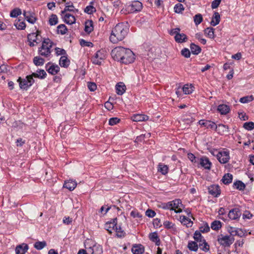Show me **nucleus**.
Returning <instances> with one entry per match:
<instances>
[{
  "label": "nucleus",
  "mask_w": 254,
  "mask_h": 254,
  "mask_svg": "<svg viewBox=\"0 0 254 254\" xmlns=\"http://www.w3.org/2000/svg\"><path fill=\"white\" fill-rule=\"evenodd\" d=\"M245 185L242 181H238L234 183L233 187L234 189L239 190H244L245 188Z\"/></svg>",
  "instance_id": "72a5a7b5"
},
{
  "label": "nucleus",
  "mask_w": 254,
  "mask_h": 254,
  "mask_svg": "<svg viewBox=\"0 0 254 254\" xmlns=\"http://www.w3.org/2000/svg\"><path fill=\"white\" fill-rule=\"evenodd\" d=\"M95 11L96 8L92 5L87 6L84 9V12L89 14H92Z\"/></svg>",
  "instance_id": "4d7b16f0"
},
{
  "label": "nucleus",
  "mask_w": 254,
  "mask_h": 254,
  "mask_svg": "<svg viewBox=\"0 0 254 254\" xmlns=\"http://www.w3.org/2000/svg\"><path fill=\"white\" fill-rule=\"evenodd\" d=\"M197 164L205 169L210 170L211 166V163L209 159L206 157H202L197 159Z\"/></svg>",
  "instance_id": "9d476101"
},
{
  "label": "nucleus",
  "mask_w": 254,
  "mask_h": 254,
  "mask_svg": "<svg viewBox=\"0 0 254 254\" xmlns=\"http://www.w3.org/2000/svg\"><path fill=\"white\" fill-rule=\"evenodd\" d=\"M188 248L190 251L196 252L198 250V245L195 242L190 241L188 243Z\"/></svg>",
  "instance_id": "a19ab883"
},
{
  "label": "nucleus",
  "mask_w": 254,
  "mask_h": 254,
  "mask_svg": "<svg viewBox=\"0 0 254 254\" xmlns=\"http://www.w3.org/2000/svg\"><path fill=\"white\" fill-rule=\"evenodd\" d=\"M216 131L220 134H224L229 132V127L223 124H219L217 126V128Z\"/></svg>",
  "instance_id": "a211bd4d"
},
{
  "label": "nucleus",
  "mask_w": 254,
  "mask_h": 254,
  "mask_svg": "<svg viewBox=\"0 0 254 254\" xmlns=\"http://www.w3.org/2000/svg\"><path fill=\"white\" fill-rule=\"evenodd\" d=\"M93 22L92 20H88L85 23V31L89 34L93 30Z\"/></svg>",
  "instance_id": "aec40b11"
},
{
  "label": "nucleus",
  "mask_w": 254,
  "mask_h": 254,
  "mask_svg": "<svg viewBox=\"0 0 254 254\" xmlns=\"http://www.w3.org/2000/svg\"><path fill=\"white\" fill-rule=\"evenodd\" d=\"M17 81L19 83L20 88L26 89L32 85L34 80L31 75L27 76L26 79H22L19 77Z\"/></svg>",
  "instance_id": "39448f33"
},
{
  "label": "nucleus",
  "mask_w": 254,
  "mask_h": 254,
  "mask_svg": "<svg viewBox=\"0 0 254 254\" xmlns=\"http://www.w3.org/2000/svg\"><path fill=\"white\" fill-rule=\"evenodd\" d=\"M56 54L57 56L62 55L63 56L66 54V52L63 49L57 48L55 49Z\"/></svg>",
  "instance_id": "bf43d9fd"
},
{
  "label": "nucleus",
  "mask_w": 254,
  "mask_h": 254,
  "mask_svg": "<svg viewBox=\"0 0 254 254\" xmlns=\"http://www.w3.org/2000/svg\"><path fill=\"white\" fill-rule=\"evenodd\" d=\"M146 215L147 216L149 217H153L155 216L156 213L155 211L151 210V209H148L146 210L145 212Z\"/></svg>",
  "instance_id": "338daca9"
},
{
  "label": "nucleus",
  "mask_w": 254,
  "mask_h": 254,
  "mask_svg": "<svg viewBox=\"0 0 254 254\" xmlns=\"http://www.w3.org/2000/svg\"><path fill=\"white\" fill-rule=\"evenodd\" d=\"M180 220L181 222L184 223V224L186 225L187 227L191 226L192 224V222L190 220V219L187 218L185 216H180Z\"/></svg>",
  "instance_id": "f704fd0d"
},
{
  "label": "nucleus",
  "mask_w": 254,
  "mask_h": 254,
  "mask_svg": "<svg viewBox=\"0 0 254 254\" xmlns=\"http://www.w3.org/2000/svg\"><path fill=\"white\" fill-rule=\"evenodd\" d=\"M87 86H88V89L91 91H94L97 88L96 84L95 83H93V82H89V83H88Z\"/></svg>",
  "instance_id": "0e129e2a"
},
{
  "label": "nucleus",
  "mask_w": 254,
  "mask_h": 254,
  "mask_svg": "<svg viewBox=\"0 0 254 254\" xmlns=\"http://www.w3.org/2000/svg\"><path fill=\"white\" fill-rule=\"evenodd\" d=\"M131 251L133 254H142L143 253L144 250L141 245H137L133 246Z\"/></svg>",
  "instance_id": "6ab92c4d"
},
{
  "label": "nucleus",
  "mask_w": 254,
  "mask_h": 254,
  "mask_svg": "<svg viewBox=\"0 0 254 254\" xmlns=\"http://www.w3.org/2000/svg\"><path fill=\"white\" fill-rule=\"evenodd\" d=\"M241 212L238 208L231 210L228 214V217L232 220H236L241 216Z\"/></svg>",
  "instance_id": "ddd939ff"
},
{
  "label": "nucleus",
  "mask_w": 254,
  "mask_h": 254,
  "mask_svg": "<svg viewBox=\"0 0 254 254\" xmlns=\"http://www.w3.org/2000/svg\"><path fill=\"white\" fill-rule=\"evenodd\" d=\"M88 254H102L103 253L102 247L97 244H94L92 246L86 247Z\"/></svg>",
  "instance_id": "1a4fd4ad"
},
{
  "label": "nucleus",
  "mask_w": 254,
  "mask_h": 254,
  "mask_svg": "<svg viewBox=\"0 0 254 254\" xmlns=\"http://www.w3.org/2000/svg\"><path fill=\"white\" fill-rule=\"evenodd\" d=\"M115 229L116 232V235L118 237H122L125 235L126 233L124 232V231L122 230V228L120 226L118 227L117 226V223H116V226Z\"/></svg>",
  "instance_id": "37998d69"
},
{
  "label": "nucleus",
  "mask_w": 254,
  "mask_h": 254,
  "mask_svg": "<svg viewBox=\"0 0 254 254\" xmlns=\"http://www.w3.org/2000/svg\"><path fill=\"white\" fill-rule=\"evenodd\" d=\"M216 157L220 163L225 164L230 160L229 152L226 150L219 151Z\"/></svg>",
  "instance_id": "6e6552de"
},
{
  "label": "nucleus",
  "mask_w": 254,
  "mask_h": 254,
  "mask_svg": "<svg viewBox=\"0 0 254 254\" xmlns=\"http://www.w3.org/2000/svg\"><path fill=\"white\" fill-rule=\"evenodd\" d=\"M199 124L201 126L206 127L207 128H210L216 130L217 128V126L216 124L211 121L201 120L199 121Z\"/></svg>",
  "instance_id": "9b49d317"
},
{
  "label": "nucleus",
  "mask_w": 254,
  "mask_h": 254,
  "mask_svg": "<svg viewBox=\"0 0 254 254\" xmlns=\"http://www.w3.org/2000/svg\"><path fill=\"white\" fill-rule=\"evenodd\" d=\"M193 87L191 85L186 84L182 88V90L185 94H190L193 91Z\"/></svg>",
  "instance_id": "e433bc0d"
},
{
  "label": "nucleus",
  "mask_w": 254,
  "mask_h": 254,
  "mask_svg": "<svg viewBox=\"0 0 254 254\" xmlns=\"http://www.w3.org/2000/svg\"><path fill=\"white\" fill-rule=\"evenodd\" d=\"M170 203H171V210H175L177 208L181 207L183 205L182 204V201L179 199H177L174 200L170 201Z\"/></svg>",
  "instance_id": "7c9ffc66"
},
{
  "label": "nucleus",
  "mask_w": 254,
  "mask_h": 254,
  "mask_svg": "<svg viewBox=\"0 0 254 254\" xmlns=\"http://www.w3.org/2000/svg\"><path fill=\"white\" fill-rule=\"evenodd\" d=\"M21 14V9L19 8H15L10 12V16L12 17H16Z\"/></svg>",
  "instance_id": "864d4df0"
},
{
  "label": "nucleus",
  "mask_w": 254,
  "mask_h": 254,
  "mask_svg": "<svg viewBox=\"0 0 254 254\" xmlns=\"http://www.w3.org/2000/svg\"><path fill=\"white\" fill-rule=\"evenodd\" d=\"M202 21V16L200 14H196L194 16V22L197 25L199 24Z\"/></svg>",
  "instance_id": "6e6d98bb"
},
{
  "label": "nucleus",
  "mask_w": 254,
  "mask_h": 254,
  "mask_svg": "<svg viewBox=\"0 0 254 254\" xmlns=\"http://www.w3.org/2000/svg\"><path fill=\"white\" fill-rule=\"evenodd\" d=\"M199 246L200 247L201 249L204 252H207L209 250V246L205 240L199 243Z\"/></svg>",
  "instance_id": "09e8293b"
},
{
  "label": "nucleus",
  "mask_w": 254,
  "mask_h": 254,
  "mask_svg": "<svg viewBox=\"0 0 254 254\" xmlns=\"http://www.w3.org/2000/svg\"><path fill=\"white\" fill-rule=\"evenodd\" d=\"M69 60L65 55L61 57L59 64L62 67H66L69 65Z\"/></svg>",
  "instance_id": "393cba45"
},
{
  "label": "nucleus",
  "mask_w": 254,
  "mask_h": 254,
  "mask_svg": "<svg viewBox=\"0 0 254 254\" xmlns=\"http://www.w3.org/2000/svg\"><path fill=\"white\" fill-rule=\"evenodd\" d=\"M182 55L185 58H189L190 55V52L189 49L187 48L183 49L181 51Z\"/></svg>",
  "instance_id": "052dcab7"
},
{
  "label": "nucleus",
  "mask_w": 254,
  "mask_h": 254,
  "mask_svg": "<svg viewBox=\"0 0 254 254\" xmlns=\"http://www.w3.org/2000/svg\"><path fill=\"white\" fill-rule=\"evenodd\" d=\"M49 22L50 25H55L58 23V18L56 14H52L49 18Z\"/></svg>",
  "instance_id": "79ce46f5"
},
{
  "label": "nucleus",
  "mask_w": 254,
  "mask_h": 254,
  "mask_svg": "<svg viewBox=\"0 0 254 254\" xmlns=\"http://www.w3.org/2000/svg\"><path fill=\"white\" fill-rule=\"evenodd\" d=\"M210 230V228L207 223H205L203 226L199 228V232L202 233H207Z\"/></svg>",
  "instance_id": "13d9d810"
},
{
  "label": "nucleus",
  "mask_w": 254,
  "mask_h": 254,
  "mask_svg": "<svg viewBox=\"0 0 254 254\" xmlns=\"http://www.w3.org/2000/svg\"><path fill=\"white\" fill-rule=\"evenodd\" d=\"M111 55L115 60L126 64L133 63L135 60L132 51L122 47L114 48L111 52Z\"/></svg>",
  "instance_id": "f257e3e1"
},
{
  "label": "nucleus",
  "mask_w": 254,
  "mask_h": 254,
  "mask_svg": "<svg viewBox=\"0 0 254 254\" xmlns=\"http://www.w3.org/2000/svg\"><path fill=\"white\" fill-rule=\"evenodd\" d=\"M184 10V6L181 3H178L174 6V11L176 13H180Z\"/></svg>",
  "instance_id": "5fc2aeb1"
},
{
  "label": "nucleus",
  "mask_w": 254,
  "mask_h": 254,
  "mask_svg": "<svg viewBox=\"0 0 254 254\" xmlns=\"http://www.w3.org/2000/svg\"><path fill=\"white\" fill-rule=\"evenodd\" d=\"M23 14L26 20L30 23L34 24L37 20L35 13L30 11L24 10Z\"/></svg>",
  "instance_id": "f8f14e48"
},
{
  "label": "nucleus",
  "mask_w": 254,
  "mask_h": 254,
  "mask_svg": "<svg viewBox=\"0 0 254 254\" xmlns=\"http://www.w3.org/2000/svg\"><path fill=\"white\" fill-rule=\"evenodd\" d=\"M221 0H214L211 4V7L212 9H215L218 7L220 4Z\"/></svg>",
  "instance_id": "774afa93"
},
{
  "label": "nucleus",
  "mask_w": 254,
  "mask_h": 254,
  "mask_svg": "<svg viewBox=\"0 0 254 254\" xmlns=\"http://www.w3.org/2000/svg\"><path fill=\"white\" fill-rule=\"evenodd\" d=\"M214 29L212 27H208L204 30V34L206 36L211 39H214Z\"/></svg>",
  "instance_id": "473e14b6"
},
{
  "label": "nucleus",
  "mask_w": 254,
  "mask_h": 254,
  "mask_svg": "<svg viewBox=\"0 0 254 254\" xmlns=\"http://www.w3.org/2000/svg\"><path fill=\"white\" fill-rule=\"evenodd\" d=\"M44 62V60L40 57H35L33 59V63L36 65H42Z\"/></svg>",
  "instance_id": "c03bdc74"
},
{
  "label": "nucleus",
  "mask_w": 254,
  "mask_h": 254,
  "mask_svg": "<svg viewBox=\"0 0 254 254\" xmlns=\"http://www.w3.org/2000/svg\"><path fill=\"white\" fill-rule=\"evenodd\" d=\"M131 119L134 122H142L148 120V117L144 115L136 114L133 115Z\"/></svg>",
  "instance_id": "f3484780"
},
{
  "label": "nucleus",
  "mask_w": 254,
  "mask_h": 254,
  "mask_svg": "<svg viewBox=\"0 0 254 254\" xmlns=\"http://www.w3.org/2000/svg\"><path fill=\"white\" fill-rule=\"evenodd\" d=\"M53 43L49 39H46L42 42L41 47L39 49V54L42 56L48 57L50 56Z\"/></svg>",
  "instance_id": "7ed1b4c3"
},
{
  "label": "nucleus",
  "mask_w": 254,
  "mask_h": 254,
  "mask_svg": "<svg viewBox=\"0 0 254 254\" xmlns=\"http://www.w3.org/2000/svg\"><path fill=\"white\" fill-rule=\"evenodd\" d=\"M243 127L247 130H252L254 128V123L252 122H246L244 124Z\"/></svg>",
  "instance_id": "603ef678"
},
{
  "label": "nucleus",
  "mask_w": 254,
  "mask_h": 254,
  "mask_svg": "<svg viewBox=\"0 0 254 254\" xmlns=\"http://www.w3.org/2000/svg\"><path fill=\"white\" fill-rule=\"evenodd\" d=\"M237 230H238L237 228L232 227H229L228 228V231L229 233L230 234V236H233V237L234 236H236V233L237 231Z\"/></svg>",
  "instance_id": "680f3d73"
},
{
  "label": "nucleus",
  "mask_w": 254,
  "mask_h": 254,
  "mask_svg": "<svg viewBox=\"0 0 254 254\" xmlns=\"http://www.w3.org/2000/svg\"><path fill=\"white\" fill-rule=\"evenodd\" d=\"M62 15L64 21L66 23L68 24H72L75 22V18L73 15L66 12H65L64 14H62Z\"/></svg>",
  "instance_id": "4468645a"
},
{
  "label": "nucleus",
  "mask_w": 254,
  "mask_h": 254,
  "mask_svg": "<svg viewBox=\"0 0 254 254\" xmlns=\"http://www.w3.org/2000/svg\"><path fill=\"white\" fill-rule=\"evenodd\" d=\"M14 25L17 29L20 30H23L26 27L25 23L23 21H20V20L16 22Z\"/></svg>",
  "instance_id": "3c124183"
},
{
  "label": "nucleus",
  "mask_w": 254,
  "mask_h": 254,
  "mask_svg": "<svg viewBox=\"0 0 254 254\" xmlns=\"http://www.w3.org/2000/svg\"><path fill=\"white\" fill-rule=\"evenodd\" d=\"M254 100V97L252 95L243 97L240 98V101L242 103H247L252 101Z\"/></svg>",
  "instance_id": "8fccbe9b"
},
{
  "label": "nucleus",
  "mask_w": 254,
  "mask_h": 254,
  "mask_svg": "<svg viewBox=\"0 0 254 254\" xmlns=\"http://www.w3.org/2000/svg\"><path fill=\"white\" fill-rule=\"evenodd\" d=\"M105 58L106 54L105 52L103 50H99L92 58L91 62L95 64L100 65Z\"/></svg>",
  "instance_id": "423d86ee"
},
{
  "label": "nucleus",
  "mask_w": 254,
  "mask_h": 254,
  "mask_svg": "<svg viewBox=\"0 0 254 254\" xmlns=\"http://www.w3.org/2000/svg\"><path fill=\"white\" fill-rule=\"evenodd\" d=\"M46 242L45 241L37 242L34 244V247L38 250H42L46 246Z\"/></svg>",
  "instance_id": "49530a36"
},
{
  "label": "nucleus",
  "mask_w": 254,
  "mask_h": 254,
  "mask_svg": "<svg viewBox=\"0 0 254 254\" xmlns=\"http://www.w3.org/2000/svg\"><path fill=\"white\" fill-rule=\"evenodd\" d=\"M58 32L62 35H64L66 33L67 28L65 25L60 24L57 27Z\"/></svg>",
  "instance_id": "de8ad7c7"
},
{
  "label": "nucleus",
  "mask_w": 254,
  "mask_h": 254,
  "mask_svg": "<svg viewBox=\"0 0 254 254\" xmlns=\"http://www.w3.org/2000/svg\"><path fill=\"white\" fill-rule=\"evenodd\" d=\"M28 249V246L25 244L17 246L15 249L16 254H24Z\"/></svg>",
  "instance_id": "dca6fc26"
},
{
  "label": "nucleus",
  "mask_w": 254,
  "mask_h": 254,
  "mask_svg": "<svg viewBox=\"0 0 254 254\" xmlns=\"http://www.w3.org/2000/svg\"><path fill=\"white\" fill-rule=\"evenodd\" d=\"M175 41L178 43L185 42L187 39V36L184 33L180 34L179 33L177 35L175 36Z\"/></svg>",
  "instance_id": "bb28decb"
},
{
  "label": "nucleus",
  "mask_w": 254,
  "mask_h": 254,
  "mask_svg": "<svg viewBox=\"0 0 254 254\" xmlns=\"http://www.w3.org/2000/svg\"><path fill=\"white\" fill-rule=\"evenodd\" d=\"M128 29L123 23H119L113 29L110 40L113 43H117L123 40L127 34Z\"/></svg>",
  "instance_id": "f03ea898"
},
{
  "label": "nucleus",
  "mask_w": 254,
  "mask_h": 254,
  "mask_svg": "<svg viewBox=\"0 0 254 254\" xmlns=\"http://www.w3.org/2000/svg\"><path fill=\"white\" fill-rule=\"evenodd\" d=\"M74 6L72 2H67L65 3V8L64 10L62 11V14H64L66 11H73L74 10Z\"/></svg>",
  "instance_id": "ea45409f"
},
{
  "label": "nucleus",
  "mask_w": 254,
  "mask_h": 254,
  "mask_svg": "<svg viewBox=\"0 0 254 254\" xmlns=\"http://www.w3.org/2000/svg\"><path fill=\"white\" fill-rule=\"evenodd\" d=\"M217 110L222 115H226L229 112L230 108L226 105L222 104L218 106Z\"/></svg>",
  "instance_id": "4be33fe9"
},
{
  "label": "nucleus",
  "mask_w": 254,
  "mask_h": 254,
  "mask_svg": "<svg viewBox=\"0 0 254 254\" xmlns=\"http://www.w3.org/2000/svg\"><path fill=\"white\" fill-rule=\"evenodd\" d=\"M47 71L49 73L55 75L60 71V67L58 65L52 64L48 67Z\"/></svg>",
  "instance_id": "c85d7f7f"
},
{
  "label": "nucleus",
  "mask_w": 254,
  "mask_h": 254,
  "mask_svg": "<svg viewBox=\"0 0 254 254\" xmlns=\"http://www.w3.org/2000/svg\"><path fill=\"white\" fill-rule=\"evenodd\" d=\"M76 186L77 183L75 181L69 180L64 182V188L68 190H73Z\"/></svg>",
  "instance_id": "2eb2a0df"
},
{
  "label": "nucleus",
  "mask_w": 254,
  "mask_h": 254,
  "mask_svg": "<svg viewBox=\"0 0 254 254\" xmlns=\"http://www.w3.org/2000/svg\"><path fill=\"white\" fill-rule=\"evenodd\" d=\"M158 172L161 173L163 175H166L168 172V167L167 165L162 163H159L158 165Z\"/></svg>",
  "instance_id": "cd10ccee"
},
{
  "label": "nucleus",
  "mask_w": 254,
  "mask_h": 254,
  "mask_svg": "<svg viewBox=\"0 0 254 254\" xmlns=\"http://www.w3.org/2000/svg\"><path fill=\"white\" fill-rule=\"evenodd\" d=\"M220 20V15L218 12H215L210 22L211 25L214 26L219 24Z\"/></svg>",
  "instance_id": "5701e85b"
},
{
  "label": "nucleus",
  "mask_w": 254,
  "mask_h": 254,
  "mask_svg": "<svg viewBox=\"0 0 254 254\" xmlns=\"http://www.w3.org/2000/svg\"><path fill=\"white\" fill-rule=\"evenodd\" d=\"M130 215L133 218H141L142 217V215L135 210L132 211L130 213Z\"/></svg>",
  "instance_id": "69168bd1"
},
{
  "label": "nucleus",
  "mask_w": 254,
  "mask_h": 254,
  "mask_svg": "<svg viewBox=\"0 0 254 254\" xmlns=\"http://www.w3.org/2000/svg\"><path fill=\"white\" fill-rule=\"evenodd\" d=\"M190 48L191 53L194 55H197L201 52L200 48L194 44H191L190 45Z\"/></svg>",
  "instance_id": "58836bf2"
},
{
  "label": "nucleus",
  "mask_w": 254,
  "mask_h": 254,
  "mask_svg": "<svg viewBox=\"0 0 254 254\" xmlns=\"http://www.w3.org/2000/svg\"><path fill=\"white\" fill-rule=\"evenodd\" d=\"M217 240L221 245L229 247L234 242L235 239L233 236L221 235L218 237Z\"/></svg>",
  "instance_id": "20e7f679"
},
{
  "label": "nucleus",
  "mask_w": 254,
  "mask_h": 254,
  "mask_svg": "<svg viewBox=\"0 0 254 254\" xmlns=\"http://www.w3.org/2000/svg\"><path fill=\"white\" fill-rule=\"evenodd\" d=\"M46 75V72L44 70H37L36 72L33 73L31 75L32 76L33 78V77H35L43 79L45 78Z\"/></svg>",
  "instance_id": "a878e982"
},
{
  "label": "nucleus",
  "mask_w": 254,
  "mask_h": 254,
  "mask_svg": "<svg viewBox=\"0 0 254 254\" xmlns=\"http://www.w3.org/2000/svg\"><path fill=\"white\" fill-rule=\"evenodd\" d=\"M120 121V119L117 118H112L109 121V124L111 126H114Z\"/></svg>",
  "instance_id": "e2e57ef3"
},
{
  "label": "nucleus",
  "mask_w": 254,
  "mask_h": 254,
  "mask_svg": "<svg viewBox=\"0 0 254 254\" xmlns=\"http://www.w3.org/2000/svg\"><path fill=\"white\" fill-rule=\"evenodd\" d=\"M200 233L199 231H196L193 236L194 239L199 244L205 240Z\"/></svg>",
  "instance_id": "c9c22d12"
},
{
  "label": "nucleus",
  "mask_w": 254,
  "mask_h": 254,
  "mask_svg": "<svg viewBox=\"0 0 254 254\" xmlns=\"http://www.w3.org/2000/svg\"><path fill=\"white\" fill-rule=\"evenodd\" d=\"M116 92L118 95H123L126 90V86L123 83H118L116 86Z\"/></svg>",
  "instance_id": "c756f323"
},
{
  "label": "nucleus",
  "mask_w": 254,
  "mask_h": 254,
  "mask_svg": "<svg viewBox=\"0 0 254 254\" xmlns=\"http://www.w3.org/2000/svg\"><path fill=\"white\" fill-rule=\"evenodd\" d=\"M232 179L233 176L231 174L228 173L223 177L222 181L224 184H228L232 182Z\"/></svg>",
  "instance_id": "4c0bfd02"
},
{
  "label": "nucleus",
  "mask_w": 254,
  "mask_h": 254,
  "mask_svg": "<svg viewBox=\"0 0 254 254\" xmlns=\"http://www.w3.org/2000/svg\"><path fill=\"white\" fill-rule=\"evenodd\" d=\"M117 219H115L114 220L113 222H108L105 224V228L108 231L110 234L112 233V231L115 230V228L116 226Z\"/></svg>",
  "instance_id": "b1692460"
},
{
  "label": "nucleus",
  "mask_w": 254,
  "mask_h": 254,
  "mask_svg": "<svg viewBox=\"0 0 254 254\" xmlns=\"http://www.w3.org/2000/svg\"><path fill=\"white\" fill-rule=\"evenodd\" d=\"M149 239L151 241L156 243V245H159L160 239L156 232L151 233L149 234Z\"/></svg>",
  "instance_id": "2f4dec72"
},
{
  "label": "nucleus",
  "mask_w": 254,
  "mask_h": 254,
  "mask_svg": "<svg viewBox=\"0 0 254 254\" xmlns=\"http://www.w3.org/2000/svg\"><path fill=\"white\" fill-rule=\"evenodd\" d=\"M221 227V223L219 221H214L211 224V228L214 230H217Z\"/></svg>",
  "instance_id": "a18cd8bd"
},
{
  "label": "nucleus",
  "mask_w": 254,
  "mask_h": 254,
  "mask_svg": "<svg viewBox=\"0 0 254 254\" xmlns=\"http://www.w3.org/2000/svg\"><path fill=\"white\" fill-rule=\"evenodd\" d=\"M40 31H37L36 33H32L28 35V41H33L35 42V43H38V41L39 40V37Z\"/></svg>",
  "instance_id": "412c9836"
},
{
  "label": "nucleus",
  "mask_w": 254,
  "mask_h": 254,
  "mask_svg": "<svg viewBox=\"0 0 254 254\" xmlns=\"http://www.w3.org/2000/svg\"><path fill=\"white\" fill-rule=\"evenodd\" d=\"M127 8L130 13L140 11L142 8V4L139 1H134L127 5Z\"/></svg>",
  "instance_id": "0eeeda50"
}]
</instances>
